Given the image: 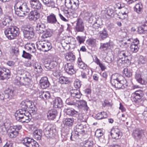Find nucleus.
Wrapping results in <instances>:
<instances>
[{
	"mask_svg": "<svg viewBox=\"0 0 147 147\" xmlns=\"http://www.w3.org/2000/svg\"><path fill=\"white\" fill-rule=\"evenodd\" d=\"M111 83L113 86L118 89H123L127 86V80L121 75L115 73L111 76Z\"/></svg>",
	"mask_w": 147,
	"mask_h": 147,
	"instance_id": "nucleus-1",
	"label": "nucleus"
},
{
	"mask_svg": "<svg viewBox=\"0 0 147 147\" xmlns=\"http://www.w3.org/2000/svg\"><path fill=\"white\" fill-rule=\"evenodd\" d=\"M27 102V101H22L20 104L22 109L16 112L15 116L16 120L18 121L24 122L25 121L22 120L23 119H24L26 120H28L27 119L28 116L26 114L27 113L26 112L28 107Z\"/></svg>",
	"mask_w": 147,
	"mask_h": 147,
	"instance_id": "nucleus-2",
	"label": "nucleus"
},
{
	"mask_svg": "<svg viewBox=\"0 0 147 147\" xmlns=\"http://www.w3.org/2000/svg\"><path fill=\"white\" fill-rule=\"evenodd\" d=\"M4 33L9 39H13L19 35V29L16 26H11L6 29L4 31Z\"/></svg>",
	"mask_w": 147,
	"mask_h": 147,
	"instance_id": "nucleus-3",
	"label": "nucleus"
},
{
	"mask_svg": "<svg viewBox=\"0 0 147 147\" xmlns=\"http://www.w3.org/2000/svg\"><path fill=\"white\" fill-rule=\"evenodd\" d=\"M85 131L83 125L81 124H78L74 128L73 132L70 137L71 140H73L72 139L73 136L75 138H76L81 134H83Z\"/></svg>",
	"mask_w": 147,
	"mask_h": 147,
	"instance_id": "nucleus-4",
	"label": "nucleus"
},
{
	"mask_svg": "<svg viewBox=\"0 0 147 147\" xmlns=\"http://www.w3.org/2000/svg\"><path fill=\"white\" fill-rule=\"evenodd\" d=\"M36 46L38 49L44 52H47L52 48L51 44L49 42L39 41L36 42Z\"/></svg>",
	"mask_w": 147,
	"mask_h": 147,
	"instance_id": "nucleus-5",
	"label": "nucleus"
},
{
	"mask_svg": "<svg viewBox=\"0 0 147 147\" xmlns=\"http://www.w3.org/2000/svg\"><path fill=\"white\" fill-rule=\"evenodd\" d=\"M14 7L15 14L20 17H23L25 16V13L23 10L25 8L26 9H28L27 6L25 7V4H23L21 6L20 3L19 2H17L15 4Z\"/></svg>",
	"mask_w": 147,
	"mask_h": 147,
	"instance_id": "nucleus-6",
	"label": "nucleus"
},
{
	"mask_svg": "<svg viewBox=\"0 0 147 147\" xmlns=\"http://www.w3.org/2000/svg\"><path fill=\"white\" fill-rule=\"evenodd\" d=\"M22 128L20 125L9 126L8 129L9 136L11 138H15L18 134L19 130Z\"/></svg>",
	"mask_w": 147,
	"mask_h": 147,
	"instance_id": "nucleus-7",
	"label": "nucleus"
},
{
	"mask_svg": "<svg viewBox=\"0 0 147 147\" xmlns=\"http://www.w3.org/2000/svg\"><path fill=\"white\" fill-rule=\"evenodd\" d=\"M10 76V72L9 69L0 67V80H7Z\"/></svg>",
	"mask_w": 147,
	"mask_h": 147,
	"instance_id": "nucleus-8",
	"label": "nucleus"
},
{
	"mask_svg": "<svg viewBox=\"0 0 147 147\" xmlns=\"http://www.w3.org/2000/svg\"><path fill=\"white\" fill-rule=\"evenodd\" d=\"M112 137L114 139H118L121 138L122 133L119 129L117 127H113L110 132Z\"/></svg>",
	"mask_w": 147,
	"mask_h": 147,
	"instance_id": "nucleus-9",
	"label": "nucleus"
},
{
	"mask_svg": "<svg viewBox=\"0 0 147 147\" xmlns=\"http://www.w3.org/2000/svg\"><path fill=\"white\" fill-rule=\"evenodd\" d=\"M142 94L140 90L136 91L134 93V98L133 100L136 103L138 104H142L143 102L142 99Z\"/></svg>",
	"mask_w": 147,
	"mask_h": 147,
	"instance_id": "nucleus-10",
	"label": "nucleus"
},
{
	"mask_svg": "<svg viewBox=\"0 0 147 147\" xmlns=\"http://www.w3.org/2000/svg\"><path fill=\"white\" fill-rule=\"evenodd\" d=\"M132 135L134 138L140 139L144 136V131L140 129L137 128L133 131Z\"/></svg>",
	"mask_w": 147,
	"mask_h": 147,
	"instance_id": "nucleus-11",
	"label": "nucleus"
},
{
	"mask_svg": "<svg viewBox=\"0 0 147 147\" xmlns=\"http://www.w3.org/2000/svg\"><path fill=\"white\" fill-rule=\"evenodd\" d=\"M84 29V24L80 18L78 19L75 26V30L77 32H83Z\"/></svg>",
	"mask_w": 147,
	"mask_h": 147,
	"instance_id": "nucleus-12",
	"label": "nucleus"
},
{
	"mask_svg": "<svg viewBox=\"0 0 147 147\" xmlns=\"http://www.w3.org/2000/svg\"><path fill=\"white\" fill-rule=\"evenodd\" d=\"M64 69L65 71L69 75L73 74L75 73L74 65L71 63H67L65 64Z\"/></svg>",
	"mask_w": 147,
	"mask_h": 147,
	"instance_id": "nucleus-13",
	"label": "nucleus"
},
{
	"mask_svg": "<svg viewBox=\"0 0 147 147\" xmlns=\"http://www.w3.org/2000/svg\"><path fill=\"white\" fill-rule=\"evenodd\" d=\"M130 55V53L126 50H119L118 53V58H123L124 59H126L127 61H128V60H129V58Z\"/></svg>",
	"mask_w": 147,
	"mask_h": 147,
	"instance_id": "nucleus-14",
	"label": "nucleus"
},
{
	"mask_svg": "<svg viewBox=\"0 0 147 147\" xmlns=\"http://www.w3.org/2000/svg\"><path fill=\"white\" fill-rule=\"evenodd\" d=\"M30 7L34 9H39L42 6L41 4L38 0H30Z\"/></svg>",
	"mask_w": 147,
	"mask_h": 147,
	"instance_id": "nucleus-15",
	"label": "nucleus"
},
{
	"mask_svg": "<svg viewBox=\"0 0 147 147\" xmlns=\"http://www.w3.org/2000/svg\"><path fill=\"white\" fill-rule=\"evenodd\" d=\"M78 0H69V3L66 6L69 9H75L77 8L78 6Z\"/></svg>",
	"mask_w": 147,
	"mask_h": 147,
	"instance_id": "nucleus-16",
	"label": "nucleus"
},
{
	"mask_svg": "<svg viewBox=\"0 0 147 147\" xmlns=\"http://www.w3.org/2000/svg\"><path fill=\"white\" fill-rule=\"evenodd\" d=\"M47 22L49 23L55 24L57 22L58 24H59L57 22L56 15L53 13L50 14L47 17Z\"/></svg>",
	"mask_w": 147,
	"mask_h": 147,
	"instance_id": "nucleus-17",
	"label": "nucleus"
},
{
	"mask_svg": "<svg viewBox=\"0 0 147 147\" xmlns=\"http://www.w3.org/2000/svg\"><path fill=\"white\" fill-rule=\"evenodd\" d=\"M40 16V14L37 11L33 10L29 14L28 18L30 20H36L39 18Z\"/></svg>",
	"mask_w": 147,
	"mask_h": 147,
	"instance_id": "nucleus-18",
	"label": "nucleus"
},
{
	"mask_svg": "<svg viewBox=\"0 0 147 147\" xmlns=\"http://www.w3.org/2000/svg\"><path fill=\"white\" fill-rule=\"evenodd\" d=\"M40 84L42 88L45 89L49 86L50 83L47 78L46 77H44L42 78L40 80Z\"/></svg>",
	"mask_w": 147,
	"mask_h": 147,
	"instance_id": "nucleus-19",
	"label": "nucleus"
},
{
	"mask_svg": "<svg viewBox=\"0 0 147 147\" xmlns=\"http://www.w3.org/2000/svg\"><path fill=\"white\" fill-rule=\"evenodd\" d=\"M28 106H29L28 107V113L31 116L35 113L36 108L34 103L30 101H28Z\"/></svg>",
	"mask_w": 147,
	"mask_h": 147,
	"instance_id": "nucleus-20",
	"label": "nucleus"
},
{
	"mask_svg": "<svg viewBox=\"0 0 147 147\" xmlns=\"http://www.w3.org/2000/svg\"><path fill=\"white\" fill-rule=\"evenodd\" d=\"M12 21V20L10 17L6 16L3 18L2 20L1 23V26L4 27L5 26H9L10 25Z\"/></svg>",
	"mask_w": 147,
	"mask_h": 147,
	"instance_id": "nucleus-21",
	"label": "nucleus"
},
{
	"mask_svg": "<svg viewBox=\"0 0 147 147\" xmlns=\"http://www.w3.org/2000/svg\"><path fill=\"white\" fill-rule=\"evenodd\" d=\"M30 66L28 69L31 70V69H30V67H31V69L32 68L34 69V71L38 73H41L42 72V69L40 63L36 62L34 65L32 66L31 64H30Z\"/></svg>",
	"mask_w": 147,
	"mask_h": 147,
	"instance_id": "nucleus-22",
	"label": "nucleus"
},
{
	"mask_svg": "<svg viewBox=\"0 0 147 147\" xmlns=\"http://www.w3.org/2000/svg\"><path fill=\"white\" fill-rule=\"evenodd\" d=\"M54 131L51 125L48 126L43 130V132L45 135H49V136L52 137L54 135Z\"/></svg>",
	"mask_w": 147,
	"mask_h": 147,
	"instance_id": "nucleus-23",
	"label": "nucleus"
},
{
	"mask_svg": "<svg viewBox=\"0 0 147 147\" xmlns=\"http://www.w3.org/2000/svg\"><path fill=\"white\" fill-rule=\"evenodd\" d=\"M53 105L55 108L62 107L63 103L61 99L59 97L56 98L53 101Z\"/></svg>",
	"mask_w": 147,
	"mask_h": 147,
	"instance_id": "nucleus-24",
	"label": "nucleus"
},
{
	"mask_svg": "<svg viewBox=\"0 0 147 147\" xmlns=\"http://www.w3.org/2000/svg\"><path fill=\"white\" fill-rule=\"evenodd\" d=\"M57 114V111L55 109L49 110L47 113V117L49 119L53 120Z\"/></svg>",
	"mask_w": 147,
	"mask_h": 147,
	"instance_id": "nucleus-25",
	"label": "nucleus"
},
{
	"mask_svg": "<svg viewBox=\"0 0 147 147\" xmlns=\"http://www.w3.org/2000/svg\"><path fill=\"white\" fill-rule=\"evenodd\" d=\"M71 96L76 98H80L81 97L82 94L80 90L77 89H74L70 92Z\"/></svg>",
	"mask_w": 147,
	"mask_h": 147,
	"instance_id": "nucleus-26",
	"label": "nucleus"
},
{
	"mask_svg": "<svg viewBox=\"0 0 147 147\" xmlns=\"http://www.w3.org/2000/svg\"><path fill=\"white\" fill-rule=\"evenodd\" d=\"M63 122L65 125L70 127L74 125V121L73 118H68L64 119Z\"/></svg>",
	"mask_w": 147,
	"mask_h": 147,
	"instance_id": "nucleus-27",
	"label": "nucleus"
},
{
	"mask_svg": "<svg viewBox=\"0 0 147 147\" xmlns=\"http://www.w3.org/2000/svg\"><path fill=\"white\" fill-rule=\"evenodd\" d=\"M65 58L67 61L74 62L76 59L75 55L72 52L66 53L65 55Z\"/></svg>",
	"mask_w": 147,
	"mask_h": 147,
	"instance_id": "nucleus-28",
	"label": "nucleus"
},
{
	"mask_svg": "<svg viewBox=\"0 0 147 147\" xmlns=\"http://www.w3.org/2000/svg\"><path fill=\"white\" fill-rule=\"evenodd\" d=\"M45 24L40 22L37 24L36 29V31H38L39 32L42 33L45 30Z\"/></svg>",
	"mask_w": 147,
	"mask_h": 147,
	"instance_id": "nucleus-29",
	"label": "nucleus"
},
{
	"mask_svg": "<svg viewBox=\"0 0 147 147\" xmlns=\"http://www.w3.org/2000/svg\"><path fill=\"white\" fill-rule=\"evenodd\" d=\"M77 106L84 108L86 111H87L88 110V107L87 105V102L86 101L83 100H77Z\"/></svg>",
	"mask_w": 147,
	"mask_h": 147,
	"instance_id": "nucleus-30",
	"label": "nucleus"
},
{
	"mask_svg": "<svg viewBox=\"0 0 147 147\" xmlns=\"http://www.w3.org/2000/svg\"><path fill=\"white\" fill-rule=\"evenodd\" d=\"M138 30L140 33H143L144 31L147 30V21L142 22L141 26L138 28Z\"/></svg>",
	"mask_w": 147,
	"mask_h": 147,
	"instance_id": "nucleus-31",
	"label": "nucleus"
},
{
	"mask_svg": "<svg viewBox=\"0 0 147 147\" xmlns=\"http://www.w3.org/2000/svg\"><path fill=\"white\" fill-rule=\"evenodd\" d=\"M50 95V94L49 92L41 91L39 93L40 98L43 99L49 98Z\"/></svg>",
	"mask_w": 147,
	"mask_h": 147,
	"instance_id": "nucleus-32",
	"label": "nucleus"
},
{
	"mask_svg": "<svg viewBox=\"0 0 147 147\" xmlns=\"http://www.w3.org/2000/svg\"><path fill=\"white\" fill-rule=\"evenodd\" d=\"M38 143L33 139L28 138V147H39Z\"/></svg>",
	"mask_w": 147,
	"mask_h": 147,
	"instance_id": "nucleus-33",
	"label": "nucleus"
},
{
	"mask_svg": "<svg viewBox=\"0 0 147 147\" xmlns=\"http://www.w3.org/2000/svg\"><path fill=\"white\" fill-rule=\"evenodd\" d=\"M13 90L10 88H8L4 91V98H7L13 94Z\"/></svg>",
	"mask_w": 147,
	"mask_h": 147,
	"instance_id": "nucleus-34",
	"label": "nucleus"
},
{
	"mask_svg": "<svg viewBox=\"0 0 147 147\" xmlns=\"http://www.w3.org/2000/svg\"><path fill=\"white\" fill-rule=\"evenodd\" d=\"M21 75H17L14 81V84L18 86H20L24 84V83L21 81L22 77Z\"/></svg>",
	"mask_w": 147,
	"mask_h": 147,
	"instance_id": "nucleus-35",
	"label": "nucleus"
},
{
	"mask_svg": "<svg viewBox=\"0 0 147 147\" xmlns=\"http://www.w3.org/2000/svg\"><path fill=\"white\" fill-rule=\"evenodd\" d=\"M99 38L101 40H104L108 36L107 31L105 29L99 32L98 33Z\"/></svg>",
	"mask_w": 147,
	"mask_h": 147,
	"instance_id": "nucleus-36",
	"label": "nucleus"
},
{
	"mask_svg": "<svg viewBox=\"0 0 147 147\" xmlns=\"http://www.w3.org/2000/svg\"><path fill=\"white\" fill-rule=\"evenodd\" d=\"M42 33H43V34L42 37L44 38L50 37L52 35V32L50 29L47 30L45 29V30Z\"/></svg>",
	"mask_w": 147,
	"mask_h": 147,
	"instance_id": "nucleus-37",
	"label": "nucleus"
},
{
	"mask_svg": "<svg viewBox=\"0 0 147 147\" xmlns=\"http://www.w3.org/2000/svg\"><path fill=\"white\" fill-rule=\"evenodd\" d=\"M128 11L127 9L123 7L122 8L120 13V18L122 19L126 18L127 17Z\"/></svg>",
	"mask_w": 147,
	"mask_h": 147,
	"instance_id": "nucleus-38",
	"label": "nucleus"
},
{
	"mask_svg": "<svg viewBox=\"0 0 147 147\" xmlns=\"http://www.w3.org/2000/svg\"><path fill=\"white\" fill-rule=\"evenodd\" d=\"M42 131L40 129H37L33 133L34 137L38 140H40L42 136Z\"/></svg>",
	"mask_w": 147,
	"mask_h": 147,
	"instance_id": "nucleus-39",
	"label": "nucleus"
},
{
	"mask_svg": "<svg viewBox=\"0 0 147 147\" xmlns=\"http://www.w3.org/2000/svg\"><path fill=\"white\" fill-rule=\"evenodd\" d=\"M77 63L78 66L80 68L83 69H85L87 67V65L82 61L80 58L79 57L78 58Z\"/></svg>",
	"mask_w": 147,
	"mask_h": 147,
	"instance_id": "nucleus-40",
	"label": "nucleus"
},
{
	"mask_svg": "<svg viewBox=\"0 0 147 147\" xmlns=\"http://www.w3.org/2000/svg\"><path fill=\"white\" fill-rule=\"evenodd\" d=\"M143 6L141 3H139L136 5L134 8V11L138 13H140L142 10Z\"/></svg>",
	"mask_w": 147,
	"mask_h": 147,
	"instance_id": "nucleus-41",
	"label": "nucleus"
},
{
	"mask_svg": "<svg viewBox=\"0 0 147 147\" xmlns=\"http://www.w3.org/2000/svg\"><path fill=\"white\" fill-rule=\"evenodd\" d=\"M130 62L129 60H128V61L126 60L125 59H124V58H119V59H118L117 60V63L118 65L120 66L123 64L124 63H128Z\"/></svg>",
	"mask_w": 147,
	"mask_h": 147,
	"instance_id": "nucleus-42",
	"label": "nucleus"
},
{
	"mask_svg": "<svg viewBox=\"0 0 147 147\" xmlns=\"http://www.w3.org/2000/svg\"><path fill=\"white\" fill-rule=\"evenodd\" d=\"M110 44L109 42L106 43H101L100 47V49L102 51H105L109 49Z\"/></svg>",
	"mask_w": 147,
	"mask_h": 147,
	"instance_id": "nucleus-43",
	"label": "nucleus"
},
{
	"mask_svg": "<svg viewBox=\"0 0 147 147\" xmlns=\"http://www.w3.org/2000/svg\"><path fill=\"white\" fill-rule=\"evenodd\" d=\"M59 82L62 84H67L69 81L68 78L64 76H61L59 78Z\"/></svg>",
	"mask_w": 147,
	"mask_h": 147,
	"instance_id": "nucleus-44",
	"label": "nucleus"
},
{
	"mask_svg": "<svg viewBox=\"0 0 147 147\" xmlns=\"http://www.w3.org/2000/svg\"><path fill=\"white\" fill-rule=\"evenodd\" d=\"M61 43L62 46L64 49H68L70 47L69 45V42H68L66 38L65 39L62 40L61 41Z\"/></svg>",
	"mask_w": 147,
	"mask_h": 147,
	"instance_id": "nucleus-45",
	"label": "nucleus"
},
{
	"mask_svg": "<svg viewBox=\"0 0 147 147\" xmlns=\"http://www.w3.org/2000/svg\"><path fill=\"white\" fill-rule=\"evenodd\" d=\"M28 51H30L31 53H34L36 51L35 44L33 43H28Z\"/></svg>",
	"mask_w": 147,
	"mask_h": 147,
	"instance_id": "nucleus-46",
	"label": "nucleus"
},
{
	"mask_svg": "<svg viewBox=\"0 0 147 147\" xmlns=\"http://www.w3.org/2000/svg\"><path fill=\"white\" fill-rule=\"evenodd\" d=\"M77 100L75 99H71L70 98H67L66 99L65 102L66 103L69 105H76L77 106Z\"/></svg>",
	"mask_w": 147,
	"mask_h": 147,
	"instance_id": "nucleus-47",
	"label": "nucleus"
},
{
	"mask_svg": "<svg viewBox=\"0 0 147 147\" xmlns=\"http://www.w3.org/2000/svg\"><path fill=\"white\" fill-rule=\"evenodd\" d=\"M93 142L92 141L86 140L84 142L81 147H92Z\"/></svg>",
	"mask_w": 147,
	"mask_h": 147,
	"instance_id": "nucleus-48",
	"label": "nucleus"
},
{
	"mask_svg": "<svg viewBox=\"0 0 147 147\" xmlns=\"http://www.w3.org/2000/svg\"><path fill=\"white\" fill-rule=\"evenodd\" d=\"M34 37L33 29L32 27L28 28V39L33 38Z\"/></svg>",
	"mask_w": 147,
	"mask_h": 147,
	"instance_id": "nucleus-49",
	"label": "nucleus"
},
{
	"mask_svg": "<svg viewBox=\"0 0 147 147\" xmlns=\"http://www.w3.org/2000/svg\"><path fill=\"white\" fill-rule=\"evenodd\" d=\"M65 112L67 115L71 116H73L78 113L77 111L72 109H67L65 111Z\"/></svg>",
	"mask_w": 147,
	"mask_h": 147,
	"instance_id": "nucleus-50",
	"label": "nucleus"
},
{
	"mask_svg": "<svg viewBox=\"0 0 147 147\" xmlns=\"http://www.w3.org/2000/svg\"><path fill=\"white\" fill-rule=\"evenodd\" d=\"M45 5L47 7H50L51 8H54L55 7V3L53 0H49Z\"/></svg>",
	"mask_w": 147,
	"mask_h": 147,
	"instance_id": "nucleus-51",
	"label": "nucleus"
},
{
	"mask_svg": "<svg viewBox=\"0 0 147 147\" xmlns=\"http://www.w3.org/2000/svg\"><path fill=\"white\" fill-rule=\"evenodd\" d=\"M51 68V71L53 72V74L55 76L57 77L59 76V71L56 69V65L55 64L53 67Z\"/></svg>",
	"mask_w": 147,
	"mask_h": 147,
	"instance_id": "nucleus-52",
	"label": "nucleus"
},
{
	"mask_svg": "<svg viewBox=\"0 0 147 147\" xmlns=\"http://www.w3.org/2000/svg\"><path fill=\"white\" fill-rule=\"evenodd\" d=\"M138 46L134 44H131L130 50L131 51L134 53L137 52L139 50Z\"/></svg>",
	"mask_w": 147,
	"mask_h": 147,
	"instance_id": "nucleus-53",
	"label": "nucleus"
},
{
	"mask_svg": "<svg viewBox=\"0 0 147 147\" xmlns=\"http://www.w3.org/2000/svg\"><path fill=\"white\" fill-rule=\"evenodd\" d=\"M78 119L80 122H86L87 120L86 115H84L82 114H79L78 116Z\"/></svg>",
	"mask_w": 147,
	"mask_h": 147,
	"instance_id": "nucleus-54",
	"label": "nucleus"
},
{
	"mask_svg": "<svg viewBox=\"0 0 147 147\" xmlns=\"http://www.w3.org/2000/svg\"><path fill=\"white\" fill-rule=\"evenodd\" d=\"M143 75H144L142 74L141 72H136L135 75V77L136 79L138 82H142L140 81V79L142 77H143Z\"/></svg>",
	"mask_w": 147,
	"mask_h": 147,
	"instance_id": "nucleus-55",
	"label": "nucleus"
},
{
	"mask_svg": "<svg viewBox=\"0 0 147 147\" xmlns=\"http://www.w3.org/2000/svg\"><path fill=\"white\" fill-rule=\"evenodd\" d=\"M123 73L125 76L128 78L131 77L132 75V72L127 68H125L124 69Z\"/></svg>",
	"mask_w": 147,
	"mask_h": 147,
	"instance_id": "nucleus-56",
	"label": "nucleus"
},
{
	"mask_svg": "<svg viewBox=\"0 0 147 147\" xmlns=\"http://www.w3.org/2000/svg\"><path fill=\"white\" fill-rule=\"evenodd\" d=\"M27 29V26H24L22 27V30L23 33L24 37L26 39L28 38V30Z\"/></svg>",
	"mask_w": 147,
	"mask_h": 147,
	"instance_id": "nucleus-57",
	"label": "nucleus"
},
{
	"mask_svg": "<svg viewBox=\"0 0 147 147\" xmlns=\"http://www.w3.org/2000/svg\"><path fill=\"white\" fill-rule=\"evenodd\" d=\"M96 40L94 39H90L87 41L88 44L92 47L96 45Z\"/></svg>",
	"mask_w": 147,
	"mask_h": 147,
	"instance_id": "nucleus-58",
	"label": "nucleus"
},
{
	"mask_svg": "<svg viewBox=\"0 0 147 147\" xmlns=\"http://www.w3.org/2000/svg\"><path fill=\"white\" fill-rule=\"evenodd\" d=\"M81 81L78 80H76L74 83V86L76 88H79L81 86Z\"/></svg>",
	"mask_w": 147,
	"mask_h": 147,
	"instance_id": "nucleus-59",
	"label": "nucleus"
},
{
	"mask_svg": "<svg viewBox=\"0 0 147 147\" xmlns=\"http://www.w3.org/2000/svg\"><path fill=\"white\" fill-rule=\"evenodd\" d=\"M146 61L145 58L142 56H140L138 61V63L140 64H144L145 63Z\"/></svg>",
	"mask_w": 147,
	"mask_h": 147,
	"instance_id": "nucleus-60",
	"label": "nucleus"
},
{
	"mask_svg": "<svg viewBox=\"0 0 147 147\" xmlns=\"http://www.w3.org/2000/svg\"><path fill=\"white\" fill-rule=\"evenodd\" d=\"M67 40L69 42V44H74L76 40L75 39L72 37H69L66 38Z\"/></svg>",
	"mask_w": 147,
	"mask_h": 147,
	"instance_id": "nucleus-61",
	"label": "nucleus"
},
{
	"mask_svg": "<svg viewBox=\"0 0 147 147\" xmlns=\"http://www.w3.org/2000/svg\"><path fill=\"white\" fill-rule=\"evenodd\" d=\"M140 80V81L142 82H139L138 83L140 84L143 85H145L147 84V79L146 78L144 75L143 76V77H142Z\"/></svg>",
	"mask_w": 147,
	"mask_h": 147,
	"instance_id": "nucleus-62",
	"label": "nucleus"
},
{
	"mask_svg": "<svg viewBox=\"0 0 147 147\" xmlns=\"http://www.w3.org/2000/svg\"><path fill=\"white\" fill-rule=\"evenodd\" d=\"M76 39L80 44L83 43L85 40L84 37L83 36H78L76 37Z\"/></svg>",
	"mask_w": 147,
	"mask_h": 147,
	"instance_id": "nucleus-63",
	"label": "nucleus"
},
{
	"mask_svg": "<svg viewBox=\"0 0 147 147\" xmlns=\"http://www.w3.org/2000/svg\"><path fill=\"white\" fill-rule=\"evenodd\" d=\"M95 135L98 137L101 136L103 135L102 131L100 129L96 130L95 132Z\"/></svg>",
	"mask_w": 147,
	"mask_h": 147,
	"instance_id": "nucleus-64",
	"label": "nucleus"
}]
</instances>
